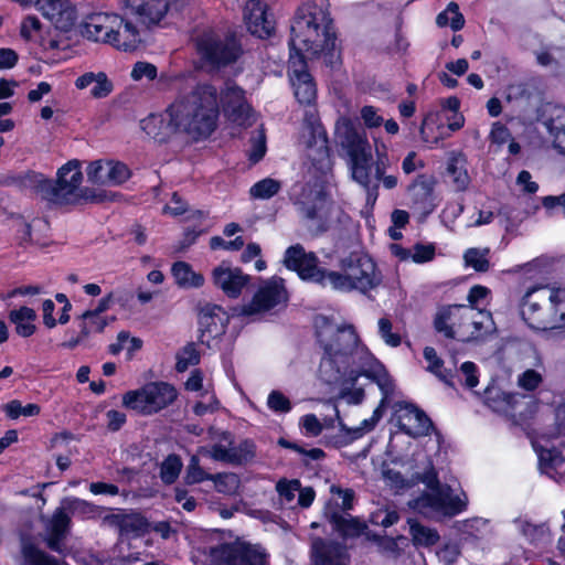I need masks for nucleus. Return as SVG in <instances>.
<instances>
[{
    "mask_svg": "<svg viewBox=\"0 0 565 565\" xmlns=\"http://www.w3.org/2000/svg\"><path fill=\"white\" fill-rule=\"evenodd\" d=\"M228 450V455L234 457V460L227 461L226 463L232 466L246 465L256 457V445L250 439H244L237 445L233 443Z\"/></svg>",
    "mask_w": 565,
    "mask_h": 565,
    "instance_id": "41",
    "label": "nucleus"
},
{
    "mask_svg": "<svg viewBox=\"0 0 565 565\" xmlns=\"http://www.w3.org/2000/svg\"><path fill=\"white\" fill-rule=\"evenodd\" d=\"M204 555L211 565H269V555L263 546L243 541L211 546Z\"/></svg>",
    "mask_w": 565,
    "mask_h": 565,
    "instance_id": "9",
    "label": "nucleus"
},
{
    "mask_svg": "<svg viewBox=\"0 0 565 565\" xmlns=\"http://www.w3.org/2000/svg\"><path fill=\"white\" fill-rule=\"evenodd\" d=\"M467 160L461 153H454L449 158L447 172L451 177L452 183L458 191H463L470 183V178L466 168Z\"/></svg>",
    "mask_w": 565,
    "mask_h": 565,
    "instance_id": "35",
    "label": "nucleus"
},
{
    "mask_svg": "<svg viewBox=\"0 0 565 565\" xmlns=\"http://www.w3.org/2000/svg\"><path fill=\"white\" fill-rule=\"evenodd\" d=\"M315 253H307L302 245L296 244L285 252L284 264L298 273L303 280L331 286L334 290L349 292L359 290L363 294L381 284V276L375 263L366 255L351 253L340 260L341 271L326 270L318 266Z\"/></svg>",
    "mask_w": 565,
    "mask_h": 565,
    "instance_id": "3",
    "label": "nucleus"
},
{
    "mask_svg": "<svg viewBox=\"0 0 565 565\" xmlns=\"http://www.w3.org/2000/svg\"><path fill=\"white\" fill-rule=\"evenodd\" d=\"M222 100L224 111L231 121L239 126H250L254 122L253 110L245 98V92L236 84H225Z\"/></svg>",
    "mask_w": 565,
    "mask_h": 565,
    "instance_id": "15",
    "label": "nucleus"
},
{
    "mask_svg": "<svg viewBox=\"0 0 565 565\" xmlns=\"http://www.w3.org/2000/svg\"><path fill=\"white\" fill-rule=\"evenodd\" d=\"M335 139L349 157L352 179L364 189L366 203L373 206L377 200V184L372 182V147L364 129L342 120L337 125Z\"/></svg>",
    "mask_w": 565,
    "mask_h": 565,
    "instance_id": "6",
    "label": "nucleus"
},
{
    "mask_svg": "<svg viewBox=\"0 0 565 565\" xmlns=\"http://www.w3.org/2000/svg\"><path fill=\"white\" fill-rule=\"evenodd\" d=\"M487 404L492 411L515 418L522 416L523 413L519 408L526 405L527 402L524 396L519 394L492 390L487 392Z\"/></svg>",
    "mask_w": 565,
    "mask_h": 565,
    "instance_id": "25",
    "label": "nucleus"
},
{
    "mask_svg": "<svg viewBox=\"0 0 565 565\" xmlns=\"http://www.w3.org/2000/svg\"><path fill=\"white\" fill-rule=\"evenodd\" d=\"M377 324H379V333H380L381 338L383 339V341L387 345H390L392 348H396V347L401 345L402 338L398 333L392 331L393 324L390 321V319L381 318L379 320Z\"/></svg>",
    "mask_w": 565,
    "mask_h": 565,
    "instance_id": "56",
    "label": "nucleus"
},
{
    "mask_svg": "<svg viewBox=\"0 0 565 565\" xmlns=\"http://www.w3.org/2000/svg\"><path fill=\"white\" fill-rule=\"evenodd\" d=\"M214 285L227 297L237 298L249 281V276L238 267L222 263L212 271Z\"/></svg>",
    "mask_w": 565,
    "mask_h": 565,
    "instance_id": "19",
    "label": "nucleus"
},
{
    "mask_svg": "<svg viewBox=\"0 0 565 565\" xmlns=\"http://www.w3.org/2000/svg\"><path fill=\"white\" fill-rule=\"evenodd\" d=\"M142 347V341L139 338H131L128 331H120L117 335V342L108 347L109 353L117 355L121 350H127L128 360L132 359L134 353L139 351Z\"/></svg>",
    "mask_w": 565,
    "mask_h": 565,
    "instance_id": "43",
    "label": "nucleus"
},
{
    "mask_svg": "<svg viewBox=\"0 0 565 565\" xmlns=\"http://www.w3.org/2000/svg\"><path fill=\"white\" fill-rule=\"evenodd\" d=\"M295 205L312 234L319 235L329 230L332 204L322 191L303 189L301 195L295 201Z\"/></svg>",
    "mask_w": 565,
    "mask_h": 565,
    "instance_id": "11",
    "label": "nucleus"
},
{
    "mask_svg": "<svg viewBox=\"0 0 565 565\" xmlns=\"http://www.w3.org/2000/svg\"><path fill=\"white\" fill-rule=\"evenodd\" d=\"M300 426L307 436L317 437L322 433L323 425L315 414H307L301 417Z\"/></svg>",
    "mask_w": 565,
    "mask_h": 565,
    "instance_id": "63",
    "label": "nucleus"
},
{
    "mask_svg": "<svg viewBox=\"0 0 565 565\" xmlns=\"http://www.w3.org/2000/svg\"><path fill=\"white\" fill-rule=\"evenodd\" d=\"M183 467L181 458L175 455L171 454L169 455L161 463L160 467V478L166 484L173 483Z\"/></svg>",
    "mask_w": 565,
    "mask_h": 565,
    "instance_id": "47",
    "label": "nucleus"
},
{
    "mask_svg": "<svg viewBox=\"0 0 565 565\" xmlns=\"http://www.w3.org/2000/svg\"><path fill=\"white\" fill-rule=\"evenodd\" d=\"M362 375H366L369 377H373L380 390L382 391L383 397L380 403V406H384L385 401L388 398L391 394L394 392V383L391 376L387 374L386 370L383 367L382 364H380L374 359V364L372 365V369H370L367 372L362 373Z\"/></svg>",
    "mask_w": 565,
    "mask_h": 565,
    "instance_id": "40",
    "label": "nucleus"
},
{
    "mask_svg": "<svg viewBox=\"0 0 565 565\" xmlns=\"http://www.w3.org/2000/svg\"><path fill=\"white\" fill-rule=\"evenodd\" d=\"M110 40L111 45L124 51L135 50L141 42L136 24L124 18H120V22L116 23L114 36Z\"/></svg>",
    "mask_w": 565,
    "mask_h": 565,
    "instance_id": "28",
    "label": "nucleus"
},
{
    "mask_svg": "<svg viewBox=\"0 0 565 565\" xmlns=\"http://www.w3.org/2000/svg\"><path fill=\"white\" fill-rule=\"evenodd\" d=\"M36 319V312L30 307H21L15 310H11L9 313V320L15 326V332L23 337H31L36 328L34 321Z\"/></svg>",
    "mask_w": 565,
    "mask_h": 565,
    "instance_id": "33",
    "label": "nucleus"
},
{
    "mask_svg": "<svg viewBox=\"0 0 565 565\" xmlns=\"http://www.w3.org/2000/svg\"><path fill=\"white\" fill-rule=\"evenodd\" d=\"M196 49L201 57L212 66H222L235 62L242 49L235 38L217 39L213 33H203L196 39Z\"/></svg>",
    "mask_w": 565,
    "mask_h": 565,
    "instance_id": "13",
    "label": "nucleus"
},
{
    "mask_svg": "<svg viewBox=\"0 0 565 565\" xmlns=\"http://www.w3.org/2000/svg\"><path fill=\"white\" fill-rule=\"evenodd\" d=\"M184 480L188 484H195L205 480H211L215 483L218 492H225L226 490L223 489V482H230L232 486H235L236 476L234 473L210 475L200 466L199 456L193 455L189 460Z\"/></svg>",
    "mask_w": 565,
    "mask_h": 565,
    "instance_id": "24",
    "label": "nucleus"
},
{
    "mask_svg": "<svg viewBox=\"0 0 565 565\" xmlns=\"http://www.w3.org/2000/svg\"><path fill=\"white\" fill-rule=\"evenodd\" d=\"M83 173L79 161L71 160L57 171L56 181L47 179L44 188L45 202L51 207L75 205L83 201H102L100 195H93L90 190L81 188Z\"/></svg>",
    "mask_w": 565,
    "mask_h": 565,
    "instance_id": "8",
    "label": "nucleus"
},
{
    "mask_svg": "<svg viewBox=\"0 0 565 565\" xmlns=\"http://www.w3.org/2000/svg\"><path fill=\"white\" fill-rule=\"evenodd\" d=\"M79 328L82 330V334L87 338L92 333H102L106 326L108 324V320L105 317L96 315V312L85 311L79 317Z\"/></svg>",
    "mask_w": 565,
    "mask_h": 565,
    "instance_id": "44",
    "label": "nucleus"
},
{
    "mask_svg": "<svg viewBox=\"0 0 565 565\" xmlns=\"http://www.w3.org/2000/svg\"><path fill=\"white\" fill-rule=\"evenodd\" d=\"M200 362L199 352L195 349L194 343H188L178 354L175 369L178 372H184L191 365H195Z\"/></svg>",
    "mask_w": 565,
    "mask_h": 565,
    "instance_id": "51",
    "label": "nucleus"
},
{
    "mask_svg": "<svg viewBox=\"0 0 565 565\" xmlns=\"http://www.w3.org/2000/svg\"><path fill=\"white\" fill-rule=\"evenodd\" d=\"M311 558L313 565H348L345 548L332 541L315 537L311 542Z\"/></svg>",
    "mask_w": 565,
    "mask_h": 565,
    "instance_id": "22",
    "label": "nucleus"
},
{
    "mask_svg": "<svg viewBox=\"0 0 565 565\" xmlns=\"http://www.w3.org/2000/svg\"><path fill=\"white\" fill-rule=\"evenodd\" d=\"M21 554L23 565H62L58 559L41 551L28 540L22 541Z\"/></svg>",
    "mask_w": 565,
    "mask_h": 565,
    "instance_id": "37",
    "label": "nucleus"
},
{
    "mask_svg": "<svg viewBox=\"0 0 565 565\" xmlns=\"http://www.w3.org/2000/svg\"><path fill=\"white\" fill-rule=\"evenodd\" d=\"M565 434V402L559 404L555 411V427L543 436L553 439Z\"/></svg>",
    "mask_w": 565,
    "mask_h": 565,
    "instance_id": "62",
    "label": "nucleus"
},
{
    "mask_svg": "<svg viewBox=\"0 0 565 565\" xmlns=\"http://www.w3.org/2000/svg\"><path fill=\"white\" fill-rule=\"evenodd\" d=\"M63 503L64 509L74 516L87 519L93 518L98 513V508L96 505L78 498L65 499L63 500Z\"/></svg>",
    "mask_w": 565,
    "mask_h": 565,
    "instance_id": "48",
    "label": "nucleus"
},
{
    "mask_svg": "<svg viewBox=\"0 0 565 565\" xmlns=\"http://www.w3.org/2000/svg\"><path fill=\"white\" fill-rule=\"evenodd\" d=\"M281 189L278 180L266 178L256 182L249 190V194L254 199L268 200L276 195Z\"/></svg>",
    "mask_w": 565,
    "mask_h": 565,
    "instance_id": "46",
    "label": "nucleus"
},
{
    "mask_svg": "<svg viewBox=\"0 0 565 565\" xmlns=\"http://www.w3.org/2000/svg\"><path fill=\"white\" fill-rule=\"evenodd\" d=\"M171 271L180 287H201L204 282L203 276L194 273L191 265L185 262H175Z\"/></svg>",
    "mask_w": 565,
    "mask_h": 565,
    "instance_id": "38",
    "label": "nucleus"
},
{
    "mask_svg": "<svg viewBox=\"0 0 565 565\" xmlns=\"http://www.w3.org/2000/svg\"><path fill=\"white\" fill-rule=\"evenodd\" d=\"M122 3L126 14L135 17L146 26L159 23L169 8L166 0H122Z\"/></svg>",
    "mask_w": 565,
    "mask_h": 565,
    "instance_id": "18",
    "label": "nucleus"
},
{
    "mask_svg": "<svg viewBox=\"0 0 565 565\" xmlns=\"http://www.w3.org/2000/svg\"><path fill=\"white\" fill-rule=\"evenodd\" d=\"M545 125L555 137H558L559 134H565V108L555 107L551 117L546 119Z\"/></svg>",
    "mask_w": 565,
    "mask_h": 565,
    "instance_id": "58",
    "label": "nucleus"
},
{
    "mask_svg": "<svg viewBox=\"0 0 565 565\" xmlns=\"http://www.w3.org/2000/svg\"><path fill=\"white\" fill-rule=\"evenodd\" d=\"M539 456V469L553 480L561 477L565 468V460L562 454L556 449H536Z\"/></svg>",
    "mask_w": 565,
    "mask_h": 565,
    "instance_id": "30",
    "label": "nucleus"
},
{
    "mask_svg": "<svg viewBox=\"0 0 565 565\" xmlns=\"http://www.w3.org/2000/svg\"><path fill=\"white\" fill-rule=\"evenodd\" d=\"M401 428L412 437L426 436L434 428L429 417L418 407L411 405L401 419Z\"/></svg>",
    "mask_w": 565,
    "mask_h": 565,
    "instance_id": "27",
    "label": "nucleus"
},
{
    "mask_svg": "<svg viewBox=\"0 0 565 565\" xmlns=\"http://www.w3.org/2000/svg\"><path fill=\"white\" fill-rule=\"evenodd\" d=\"M289 41L290 81L294 94L299 104L311 105L317 97V88L312 76L307 72L302 52L313 56H330L332 64L335 50V33L327 13L316 4H303L296 13L290 28Z\"/></svg>",
    "mask_w": 565,
    "mask_h": 565,
    "instance_id": "1",
    "label": "nucleus"
},
{
    "mask_svg": "<svg viewBox=\"0 0 565 565\" xmlns=\"http://www.w3.org/2000/svg\"><path fill=\"white\" fill-rule=\"evenodd\" d=\"M90 85H93L90 89V95L94 98H104L108 96L114 88L113 83L108 79L106 73L104 72L85 73L82 76H79L75 82V86L78 89H85Z\"/></svg>",
    "mask_w": 565,
    "mask_h": 565,
    "instance_id": "29",
    "label": "nucleus"
},
{
    "mask_svg": "<svg viewBox=\"0 0 565 565\" xmlns=\"http://www.w3.org/2000/svg\"><path fill=\"white\" fill-rule=\"evenodd\" d=\"M424 358L428 362L427 371L436 375L440 381L449 386H454V373L451 370L444 369V361L438 356L436 350L431 347L424 349Z\"/></svg>",
    "mask_w": 565,
    "mask_h": 565,
    "instance_id": "39",
    "label": "nucleus"
},
{
    "mask_svg": "<svg viewBox=\"0 0 565 565\" xmlns=\"http://www.w3.org/2000/svg\"><path fill=\"white\" fill-rule=\"evenodd\" d=\"M278 445L284 448L291 449V450L302 455L303 456L302 461L305 465H309L311 461H319L326 457L324 451L320 448H312V449L307 450L303 447H301L300 445H298L297 443H291L285 438H279Z\"/></svg>",
    "mask_w": 565,
    "mask_h": 565,
    "instance_id": "50",
    "label": "nucleus"
},
{
    "mask_svg": "<svg viewBox=\"0 0 565 565\" xmlns=\"http://www.w3.org/2000/svg\"><path fill=\"white\" fill-rule=\"evenodd\" d=\"M244 19L250 34L259 39L269 38L275 31V22L267 12V6L263 2L246 6Z\"/></svg>",
    "mask_w": 565,
    "mask_h": 565,
    "instance_id": "23",
    "label": "nucleus"
},
{
    "mask_svg": "<svg viewBox=\"0 0 565 565\" xmlns=\"http://www.w3.org/2000/svg\"><path fill=\"white\" fill-rule=\"evenodd\" d=\"M520 315L537 331L565 329V288L550 285L529 288L521 298Z\"/></svg>",
    "mask_w": 565,
    "mask_h": 565,
    "instance_id": "5",
    "label": "nucleus"
},
{
    "mask_svg": "<svg viewBox=\"0 0 565 565\" xmlns=\"http://www.w3.org/2000/svg\"><path fill=\"white\" fill-rule=\"evenodd\" d=\"M287 300L288 296L284 280L279 277H271L259 286L252 301L242 308V313L250 316L269 311L279 305H285Z\"/></svg>",
    "mask_w": 565,
    "mask_h": 565,
    "instance_id": "14",
    "label": "nucleus"
},
{
    "mask_svg": "<svg viewBox=\"0 0 565 565\" xmlns=\"http://www.w3.org/2000/svg\"><path fill=\"white\" fill-rule=\"evenodd\" d=\"M443 111H450L454 114L452 120L450 118H447L449 120L448 127L450 130L456 131L459 130L465 122V118L462 115L458 113L460 107V102L457 97L451 96L445 99L441 104Z\"/></svg>",
    "mask_w": 565,
    "mask_h": 565,
    "instance_id": "54",
    "label": "nucleus"
},
{
    "mask_svg": "<svg viewBox=\"0 0 565 565\" xmlns=\"http://www.w3.org/2000/svg\"><path fill=\"white\" fill-rule=\"evenodd\" d=\"M66 509H64V503L62 502V507L56 509L54 514L52 515V519L50 521L49 531L52 534L57 535H66V532L68 530L71 518L66 513Z\"/></svg>",
    "mask_w": 565,
    "mask_h": 565,
    "instance_id": "53",
    "label": "nucleus"
},
{
    "mask_svg": "<svg viewBox=\"0 0 565 565\" xmlns=\"http://www.w3.org/2000/svg\"><path fill=\"white\" fill-rule=\"evenodd\" d=\"M158 72L156 65L148 62H137L134 64L131 70V78L134 81H140L142 78H147L152 81L157 77Z\"/></svg>",
    "mask_w": 565,
    "mask_h": 565,
    "instance_id": "60",
    "label": "nucleus"
},
{
    "mask_svg": "<svg viewBox=\"0 0 565 565\" xmlns=\"http://www.w3.org/2000/svg\"><path fill=\"white\" fill-rule=\"evenodd\" d=\"M323 349L319 375L327 384H353L374 364V356L360 342L353 327L327 324L317 331Z\"/></svg>",
    "mask_w": 565,
    "mask_h": 565,
    "instance_id": "4",
    "label": "nucleus"
},
{
    "mask_svg": "<svg viewBox=\"0 0 565 565\" xmlns=\"http://www.w3.org/2000/svg\"><path fill=\"white\" fill-rule=\"evenodd\" d=\"M488 254L489 248H469L465 253L463 259L467 266L472 267L476 271L484 273L490 267Z\"/></svg>",
    "mask_w": 565,
    "mask_h": 565,
    "instance_id": "49",
    "label": "nucleus"
},
{
    "mask_svg": "<svg viewBox=\"0 0 565 565\" xmlns=\"http://www.w3.org/2000/svg\"><path fill=\"white\" fill-rule=\"evenodd\" d=\"M458 311H463L462 318L469 319V326L473 328L469 332L468 339H477L492 329L493 320L489 311H475L473 308L463 305H451L438 310L434 320V327L437 332L443 333L448 339L456 338V331L451 326L444 324L446 319L461 317Z\"/></svg>",
    "mask_w": 565,
    "mask_h": 565,
    "instance_id": "12",
    "label": "nucleus"
},
{
    "mask_svg": "<svg viewBox=\"0 0 565 565\" xmlns=\"http://www.w3.org/2000/svg\"><path fill=\"white\" fill-rule=\"evenodd\" d=\"M228 317L217 305L206 303L199 313V337L202 344H209L210 339L216 338L225 332Z\"/></svg>",
    "mask_w": 565,
    "mask_h": 565,
    "instance_id": "17",
    "label": "nucleus"
},
{
    "mask_svg": "<svg viewBox=\"0 0 565 565\" xmlns=\"http://www.w3.org/2000/svg\"><path fill=\"white\" fill-rule=\"evenodd\" d=\"M435 256V247L433 245L416 244L413 247L412 260L422 264L429 262Z\"/></svg>",
    "mask_w": 565,
    "mask_h": 565,
    "instance_id": "64",
    "label": "nucleus"
},
{
    "mask_svg": "<svg viewBox=\"0 0 565 565\" xmlns=\"http://www.w3.org/2000/svg\"><path fill=\"white\" fill-rule=\"evenodd\" d=\"M435 184L436 181L433 177L420 174L408 186L412 207L423 216L430 214L436 206L434 202Z\"/></svg>",
    "mask_w": 565,
    "mask_h": 565,
    "instance_id": "20",
    "label": "nucleus"
},
{
    "mask_svg": "<svg viewBox=\"0 0 565 565\" xmlns=\"http://www.w3.org/2000/svg\"><path fill=\"white\" fill-rule=\"evenodd\" d=\"M188 89L180 93L163 115L151 114L140 120V128L152 139L166 141L177 130H183L194 138H206L218 118V93L209 83H194L190 78Z\"/></svg>",
    "mask_w": 565,
    "mask_h": 565,
    "instance_id": "2",
    "label": "nucleus"
},
{
    "mask_svg": "<svg viewBox=\"0 0 565 565\" xmlns=\"http://www.w3.org/2000/svg\"><path fill=\"white\" fill-rule=\"evenodd\" d=\"M175 388L164 382H152L129 391L122 396V405L142 415H151L171 405L177 398Z\"/></svg>",
    "mask_w": 565,
    "mask_h": 565,
    "instance_id": "10",
    "label": "nucleus"
},
{
    "mask_svg": "<svg viewBox=\"0 0 565 565\" xmlns=\"http://www.w3.org/2000/svg\"><path fill=\"white\" fill-rule=\"evenodd\" d=\"M409 534L412 542L417 547H429L439 541V534L435 529L419 523L417 520L408 519Z\"/></svg>",
    "mask_w": 565,
    "mask_h": 565,
    "instance_id": "36",
    "label": "nucleus"
},
{
    "mask_svg": "<svg viewBox=\"0 0 565 565\" xmlns=\"http://www.w3.org/2000/svg\"><path fill=\"white\" fill-rule=\"evenodd\" d=\"M4 411H6V414L8 415V417L15 419L21 415H23V416L38 415L40 413V406L38 404H28L25 406H22V404L19 401L13 399L4 406Z\"/></svg>",
    "mask_w": 565,
    "mask_h": 565,
    "instance_id": "55",
    "label": "nucleus"
},
{
    "mask_svg": "<svg viewBox=\"0 0 565 565\" xmlns=\"http://www.w3.org/2000/svg\"><path fill=\"white\" fill-rule=\"evenodd\" d=\"M107 161H100V160H97V161H94L92 162L88 168H87V178H88V181L93 182V183H96V184H102V185H107Z\"/></svg>",
    "mask_w": 565,
    "mask_h": 565,
    "instance_id": "59",
    "label": "nucleus"
},
{
    "mask_svg": "<svg viewBox=\"0 0 565 565\" xmlns=\"http://www.w3.org/2000/svg\"><path fill=\"white\" fill-rule=\"evenodd\" d=\"M388 164V159L386 154L377 153V160L372 166V182L379 185V181H382L383 186L386 190H392L397 186L398 180L396 175L388 174L386 175V168Z\"/></svg>",
    "mask_w": 565,
    "mask_h": 565,
    "instance_id": "42",
    "label": "nucleus"
},
{
    "mask_svg": "<svg viewBox=\"0 0 565 565\" xmlns=\"http://www.w3.org/2000/svg\"><path fill=\"white\" fill-rule=\"evenodd\" d=\"M417 456L425 460V467L422 472L415 471L413 477L416 481L425 483L430 493L422 494L409 502V505L425 515L441 514L452 516L463 511L466 502L458 497H454L449 486L439 482L429 457L423 451L418 452Z\"/></svg>",
    "mask_w": 565,
    "mask_h": 565,
    "instance_id": "7",
    "label": "nucleus"
},
{
    "mask_svg": "<svg viewBox=\"0 0 565 565\" xmlns=\"http://www.w3.org/2000/svg\"><path fill=\"white\" fill-rule=\"evenodd\" d=\"M330 523L344 537H355L362 534L365 525L349 513L331 512L328 515Z\"/></svg>",
    "mask_w": 565,
    "mask_h": 565,
    "instance_id": "32",
    "label": "nucleus"
},
{
    "mask_svg": "<svg viewBox=\"0 0 565 565\" xmlns=\"http://www.w3.org/2000/svg\"><path fill=\"white\" fill-rule=\"evenodd\" d=\"M333 409L335 412V417L339 420V426L341 430H344L347 433V436L343 438V440H341L342 444H348L354 439L362 437L365 433L371 431L383 416L382 406L379 405L374 409L371 418L364 419L359 427L351 429L347 428V426L341 420L339 409L337 408V406H334Z\"/></svg>",
    "mask_w": 565,
    "mask_h": 565,
    "instance_id": "34",
    "label": "nucleus"
},
{
    "mask_svg": "<svg viewBox=\"0 0 565 565\" xmlns=\"http://www.w3.org/2000/svg\"><path fill=\"white\" fill-rule=\"evenodd\" d=\"M210 439L214 441L213 446L200 447L198 454L212 458L215 461H233L234 457L228 455V448L233 445V435L226 430H217L213 427L209 429Z\"/></svg>",
    "mask_w": 565,
    "mask_h": 565,
    "instance_id": "26",
    "label": "nucleus"
},
{
    "mask_svg": "<svg viewBox=\"0 0 565 565\" xmlns=\"http://www.w3.org/2000/svg\"><path fill=\"white\" fill-rule=\"evenodd\" d=\"M107 185H118L130 177L128 167L122 162L107 161Z\"/></svg>",
    "mask_w": 565,
    "mask_h": 565,
    "instance_id": "52",
    "label": "nucleus"
},
{
    "mask_svg": "<svg viewBox=\"0 0 565 565\" xmlns=\"http://www.w3.org/2000/svg\"><path fill=\"white\" fill-rule=\"evenodd\" d=\"M119 22L120 17L117 14L95 13L85 20L82 26V34L88 40L110 44V39L114 36V28Z\"/></svg>",
    "mask_w": 565,
    "mask_h": 565,
    "instance_id": "21",
    "label": "nucleus"
},
{
    "mask_svg": "<svg viewBox=\"0 0 565 565\" xmlns=\"http://www.w3.org/2000/svg\"><path fill=\"white\" fill-rule=\"evenodd\" d=\"M36 9L61 31H70L76 20L75 6L70 0H36Z\"/></svg>",
    "mask_w": 565,
    "mask_h": 565,
    "instance_id": "16",
    "label": "nucleus"
},
{
    "mask_svg": "<svg viewBox=\"0 0 565 565\" xmlns=\"http://www.w3.org/2000/svg\"><path fill=\"white\" fill-rule=\"evenodd\" d=\"M267 406L275 413L286 414L291 411V402L280 391H271L267 398Z\"/></svg>",
    "mask_w": 565,
    "mask_h": 565,
    "instance_id": "57",
    "label": "nucleus"
},
{
    "mask_svg": "<svg viewBox=\"0 0 565 565\" xmlns=\"http://www.w3.org/2000/svg\"><path fill=\"white\" fill-rule=\"evenodd\" d=\"M276 490L287 502H291L300 490V481L297 479L279 480L276 484Z\"/></svg>",
    "mask_w": 565,
    "mask_h": 565,
    "instance_id": "61",
    "label": "nucleus"
},
{
    "mask_svg": "<svg viewBox=\"0 0 565 565\" xmlns=\"http://www.w3.org/2000/svg\"><path fill=\"white\" fill-rule=\"evenodd\" d=\"M436 23L440 28L449 24L454 31H459L465 25V18L459 11V6L450 2L447 9L437 15Z\"/></svg>",
    "mask_w": 565,
    "mask_h": 565,
    "instance_id": "45",
    "label": "nucleus"
},
{
    "mask_svg": "<svg viewBox=\"0 0 565 565\" xmlns=\"http://www.w3.org/2000/svg\"><path fill=\"white\" fill-rule=\"evenodd\" d=\"M7 182L22 190H34L45 201L44 188H46L47 179L42 173L24 171L9 175Z\"/></svg>",
    "mask_w": 565,
    "mask_h": 565,
    "instance_id": "31",
    "label": "nucleus"
}]
</instances>
